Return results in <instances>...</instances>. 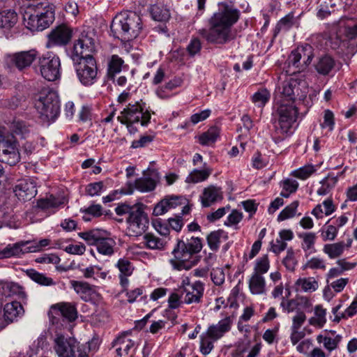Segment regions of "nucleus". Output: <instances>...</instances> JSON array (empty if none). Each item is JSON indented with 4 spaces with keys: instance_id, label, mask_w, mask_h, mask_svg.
Instances as JSON below:
<instances>
[{
    "instance_id": "2f4dec72",
    "label": "nucleus",
    "mask_w": 357,
    "mask_h": 357,
    "mask_svg": "<svg viewBox=\"0 0 357 357\" xmlns=\"http://www.w3.org/2000/svg\"><path fill=\"white\" fill-rule=\"evenodd\" d=\"M249 288L253 294H262L266 291V282L264 278L258 274L252 273L249 280Z\"/></svg>"
},
{
    "instance_id": "4c0bfd02",
    "label": "nucleus",
    "mask_w": 357,
    "mask_h": 357,
    "mask_svg": "<svg viewBox=\"0 0 357 357\" xmlns=\"http://www.w3.org/2000/svg\"><path fill=\"white\" fill-rule=\"evenodd\" d=\"M344 248L345 243L344 242H338L326 244L324 246L323 251L329 258L335 259L339 257L344 252Z\"/></svg>"
},
{
    "instance_id": "6e6d98bb",
    "label": "nucleus",
    "mask_w": 357,
    "mask_h": 357,
    "mask_svg": "<svg viewBox=\"0 0 357 357\" xmlns=\"http://www.w3.org/2000/svg\"><path fill=\"white\" fill-rule=\"evenodd\" d=\"M213 282L218 286L222 285L225 280V274L222 268H213L211 272Z\"/></svg>"
},
{
    "instance_id": "f8f14e48",
    "label": "nucleus",
    "mask_w": 357,
    "mask_h": 357,
    "mask_svg": "<svg viewBox=\"0 0 357 357\" xmlns=\"http://www.w3.org/2000/svg\"><path fill=\"white\" fill-rule=\"evenodd\" d=\"M54 20V8L53 5H47L43 11L30 15L25 20L26 27L31 31H43L47 28Z\"/></svg>"
},
{
    "instance_id": "f3484780",
    "label": "nucleus",
    "mask_w": 357,
    "mask_h": 357,
    "mask_svg": "<svg viewBox=\"0 0 357 357\" xmlns=\"http://www.w3.org/2000/svg\"><path fill=\"white\" fill-rule=\"evenodd\" d=\"M186 199L182 196H167L160 200L154 207L153 214L159 216L169 210L185 204Z\"/></svg>"
},
{
    "instance_id": "cd10ccee",
    "label": "nucleus",
    "mask_w": 357,
    "mask_h": 357,
    "mask_svg": "<svg viewBox=\"0 0 357 357\" xmlns=\"http://www.w3.org/2000/svg\"><path fill=\"white\" fill-rule=\"evenodd\" d=\"M295 286L297 291L312 293L319 288V283L314 277L300 278L296 281Z\"/></svg>"
},
{
    "instance_id": "0e129e2a",
    "label": "nucleus",
    "mask_w": 357,
    "mask_h": 357,
    "mask_svg": "<svg viewBox=\"0 0 357 357\" xmlns=\"http://www.w3.org/2000/svg\"><path fill=\"white\" fill-rule=\"evenodd\" d=\"M306 320L304 312L297 311L292 319L291 330H299Z\"/></svg>"
},
{
    "instance_id": "e2e57ef3",
    "label": "nucleus",
    "mask_w": 357,
    "mask_h": 357,
    "mask_svg": "<svg viewBox=\"0 0 357 357\" xmlns=\"http://www.w3.org/2000/svg\"><path fill=\"white\" fill-rule=\"evenodd\" d=\"M342 340V336L337 335L334 338L328 337L324 340V346L329 351L335 349Z\"/></svg>"
},
{
    "instance_id": "a211bd4d",
    "label": "nucleus",
    "mask_w": 357,
    "mask_h": 357,
    "mask_svg": "<svg viewBox=\"0 0 357 357\" xmlns=\"http://www.w3.org/2000/svg\"><path fill=\"white\" fill-rule=\"evenodd\" d=\"M14 192L19 200H31L37 194L36 184L31 179L21 181L14 188Z\"/></svg>"
},
{
    "instance_id": "20e7f679",
    "label": "nucleus",
    "mask_w": 357,
    "mask_h": 357,
    "mask_svg": "<svg viewBox=\"0 0 357 357\" xmlns=\"http://www.w3.org/2000/svg\"><path fill=\"white\" fill-rule=\"evenodd\" d=\"M278 121L275 126V133L279 136L276 142H281L293 132L292 127L296 121L298 110L292 102L282 100L277 109Z\"/></svg>"
},
{
    "instance_id": "4d7b16f0",
    "label": "nucleus",
    "mask_w": 357,
    "mask_h": 357,
    "mask_svg": "<svg viewBox=\"0 0 357 357\" xmlns=\"http://www.w3.org/2000/svg\"><path fill=\"white\" fill-rule=\"evenodd\" d=\"M303 268L325 269V261L323 259L319 257H312L306 262V264L303 266Z\"/></svg>"
},
{
    "instance_id": "c9c22d12",
    "label": "nucleus",
    "mask_w": 357,
    "mask_h": 357,
    "mask_svg": "<svg viewBox=\"0 0 357 357\" xmlns=\"http://www.w3.org/2000/svg\"><path fill=\"white\" fill-rule=\"evenodd\" d=\"M150 12L152 18L155 21L166 22L170 18L169 10L163 5L152 6Z\"/></svg>"
},
{
    "instance_id": "9b49d317",
    "label": "nucleus",
    "mask_w": 357,
    "mask_h": 357,
    "mask_svg": "<svg viewBox=\"0 0 357 357\" xmlns=\"http://www.w3.org/2000/svg\"><path fill=\"white\" fill-rule=\"evenodd\" d=\"M127 231L129 236H138L144 234L149 227V220L147 214L139 206L134 208L126 219Z\"/></svg>"
},
{
    "instance_id": "a878e982",
    "label": "nucleus",
    "mask_w": 357,
    "mask_h": 357,
    "mask_svg": "<svg viewBox=\"0 0 357 357\" xmlns=\"http://www.w3.org/2000/svg\"><path fill=\"white\" fill-rule=\"evenodd\" d=\"M17 22V15L13 10L0 12V29L6 31L13 28Z\"/></svg>"
},
{
    "instance_id": "0eeeda50",
    "label": "nucleus",
    "mask_w": 357,
    "mask_h": 357,
    "mask_svg": "<svg viewBox=\"0 0 357 357\" xmlns=\"http://www.w3.org/2000/svg\"><path fill=\"white\" fill-rule=\"evenodd\" d=\"M146 103L140 100L130 102L117 116L120 123H140L141 126H146L151 120V114L145 109Z\"/></svg>"
},
{
    "instance_id": "338daca9",
    "label": "nucleus",
    "mask_w": 357,
    "mask_h": 357,
    "mask_svg": "<svg viewBox=\"0 0 357 357\" xmlns=\"http://www.w3.org/2000/svg\"><path fill=\"white\" fill-rule=\"evenodd\" d=\"M296 301L297 305L300 306L305 312H311L312 311V303L308 297L304 296H298Z\"/></svg>"
},
{
    "instance_id": "6e6552de",
    "label": "nucleus",
    "mask_w": 357,
    "mask_h": 357,
    "mask_svg": "<svg viewBox=\"0 0 357 357\" xmlns=\"http://www.w3.org/2000/svg\"><path fill=\"white\" fill-rule=\"evenodd\" d=\"M307 93V84L301 79L289 77L282 83L281 93L286 102L294 103L296 100H302L305 98Z\"/></svg>"
},
{
    "instance_id": "58836bf2",
    "label": "nucleus",
    "mask_w": 357,
    "mask_h": 357,
    "mask_svg": "<svg viewBox=\"0 0 357 357\" xmlns=\"http://www.w3.org/2000/svg\"><path fill=\"white\" fill-rule=\"evenodd\" d=\"M156 181L151 177H141L135 180V188L142 192H151L155 188Z\"/></svg>"
},
{
    "instance_id": "37998d69",
    "label": "nucleus",
    "mask_w": 357,
    "mask_h": 357,
    "mask_svg": "<svg viewBox=\"0 0 357 357\" xmlns=\"http://www.w3.org/2000/svg\"><path fill=\"white\" fill-rule=\"evenodd\" d=\"M26 273L32 280L39 284L50 286L54 284L53 280L51 278H48L45 275L38 273L33 269L28 270Z\"/></svg>"
},
{
    "instance_id": "680f3d73",
    "label": "nucleus",
    "mask_w": 357,
    "mask_h": 357,
    "mask_svg": "<svg viewBox=\"0 0 357 357\" xmlns=\"http://www.w3.org/2000/svg\"><path fill=\"white\" fill-rule=\"evenodd\" d=\"M287 243L282 241L280 237H278L275 240H273L271 242L270 250L276 255H278L281 252L284 251L287 248Z\"/></svg>"
},
{
    "instance_id": "864d4df0",
    "label": "nucleus",
    "mask_w": 357,
    "mask_h": 357,
    "mask_svg": "<svg viewBox=\"0 0 357 357\" xmlns=\"http://www.w3.org/2000/svg\"><path fill=\"white\" fill-rule=\"evenodd\" d=\"M303 238L302 248L304 251H314V243L316 240V235L314 233H305L301 236Z\"/></svg>"
},
{
    "instance_id": "393cba45",
    "label": "nucleus",
    "mask_w": 357,
    "mask_h": 357,
    "mask_svg": "<svg viewBox=\"0 0 357 357\" xmlns=\"http://www.w3.org/2000/svg\"><path fill=\"white\" fill-rule=\"evenodd\" d=\"M335 66V61L329 55H324L319 57L316 63L314 68L317 73L321 75H328L333 70Z\"/></svg>"
},
{
    "instance_id": "f704fd0d",
    "label": "nucleus",
    "mask_w": 357,
    "mask_h": 357,
    "mask_svg": "<svg viewBox=\"0 0 357 357\" xmlns=\"http://www.w3.org/2000/svg\"><path fill=\"white\" fill-rule=\"evenodd\" d=\"M144 241L146 246L151 250H162L167 243L165 239L151 233L146 234L144 236Z\"/></svg>"
},
{
    "instance_id": "09e8293b",
    "label": "nucleus",
    "mask_w": 357,
    "mask_h": 357,
    "mask_svg": "<svg viewBox=\"0 0 357 357\" xmlns=\"http://www.w3.org/2000/svg\"><path fill=\"white\" fill-rule=\"evenodd\" d=\"M314 314L316 317H312L310 319V324L312 325L317 324L320 327H322L326 322V310L324 309L321 305H316L314 307Z\"/></svg>"
},
{
    "instance_id": "c03bdc74",
    "label": "nucleus",
    "mask_w": 357,
    "mask_h": 357,
    "mask_svg": "<svg viewBox=\"0 0 357 357\" xmlns=\"http://www.w3.org/2000/svg\"><path fill=\"white\" fill-rule=\"evenodd\" d=\"M298 205L299 202L296 200L287 206L278 215V221L281 222L294 218L296 215Z\"/></svg>"
},
{
    "instance_id": "4be33fe9",
    "label": "nucleus",
    "mask_w": 357,
    "mask_h": 357,
    "mask_svg": "<svg viewBox=\"0 0 357 357\" xmlns=\"http://www.w3.org/2000/svg\"><path fill=\"white\" fill-rule=\"evenodd\" d=\"M223 199V193L220 188L210 185L204 189L201 196L202 204L204 207L210 206L215 202L221 201Z\"/></svg>"
},
{
    "instance_id": "39448f33",
    "label": "nucleus",
    "mask_w": 357,
    "mask_h": 357,
    "mask_svg": "<svg viewBox=\"0 0 357 357\" xmlns=\"http://www.w3.org/2000/svg\"><path fill=\"white\" fill-rule=\"evenodd\" d=\"M35 107L44 120L54 121L60 111L57 93L51 90L41 92L35 103Z\"/></svg>"
},
{
    "instance_id": "052dcab7",
    "label": "nucleus",
    "mask_w": 357,
    "mask_h": 357,
    "mask_svg": "<svg viewBox=\"0 0 357 357\" xmlns=\"http://www.w3.org/2000/svg\"><path fill=\"white\" fill-rule=\"evenodd\" d=\"M70 284L77 294H86L91 290V285L86 282L72 280Z\"/></svg>"
},
{
    "instance_id": "dca6fc26",
    "label": "nucleus",
    "mask_w": 357,
    "mask_h": 357,
    "mask_svg": "<svg viewBox=\"0 0 357 357\" xmlns=\"http://www.w3.org/2000/svg\"><path fill=\"white\" fill-rule=\"evenodd\" d=\"M71 37L70 29L64 24L59 25L53 29L47 35L48 40L46 46L51 48L54 46L66 45L69 43Z\"/></svg>"
},
{
    "instance_id": "412c9836",
    "label": "nucleus",
    "mask_w": 357,
    "mask_h": 357,
    "mask_svg": "<svg viewBox=\"0 0 357 357\" xmlns=\"http://www.w3.org/2000/svg\"><path fill=\"white\" fill-rule=\"evenodd\" d=\"M37 54L35 50L20 52L10 56V62L16 68L22 70L29 66L36 60Z\"/></svg>"
},
{
    "instance_id": "9d476101",
    "label": "nucleus",
    "mask_w": 357,
    "mask_h": 357,
    "mask_svg": "<svg viewBox=\"0 0 357 357\" xmlns=\"http://www.w3.org/2000/svg\"><path fill=\"white\" fill-rule=\"evenodd\" d=\"M20 160V154L14 135L5 137L0 135V161L13 166Z\"/></svg>"
},
{
    "instance_id": "79ce46f5",
    "label": "nucleus",
    "mask_w": 357,
    "mask_h": 357,
    "mask_svg": "<svg viewBox=\"0 0 357 357\" xmlns=\"http://www.w3.org/2000/svg\"><path fill=\"white\" fill-rule=\"evenodd\" d=\"M123 60L118 55H112L108 62L107 76L109 79H114V75L121 70Z\"/></svg>"
},
{
    "instance_id": "1a4fd4ad",
    "label": "nucleus",
    "mask_w": 357,
    "mask_h": 357,
    "mask_svg": "<svg viewBox=\"0 0 357 357\" xmlns=\"http://www.w3.org/2000/svg\"><path fill=\"white\" fill-rule=\"evenodd\" d=\"M75 70L79 81L85 86H91L97 80L98 67L91 55L81 58L75 66Z\"/></svg>"
},
{
    "instance_id": "69168bd1",
    "label": "nucleus",
    "mask_w": 357,
    "mask_h": 357,
    "mask_svg": "<svg viewBox=\"0 0 357 357\" xmlns=\"http://www.w3.org/2000/svg\"><path fill=\"white\" fill-rule=\"evenodd\" d=\"M102 188L103 183L102 181L92 183L86 186V192L89 195L93 197L99 195Z\"/></svg>"
},
{
    "instance_id": "5701e85b",
    "label": "nucleus",
    "mask_w": 357,
    "mask_h": 357,
    "mask_svg": "<svg viewBox=\"0 0 357 357\" xmlns=\"http://www.w3.org/2000/svg\"><path fill=\"white\" fill-rule=\"evenodd\" d=\"M30 243V241H22L14 244H8L3 250H0V259L12 257H20L22 255H24V247Z\"/></svg>"
},
{
    "instance_id": "5fc2aeb1",
    "label": "nucleus",
    "mask_w": 357,
    "mask_h": 357,
    "mask_svg": "<svg viewBox=\"0 0 357 357\" xmlns=\"http://www.w3.org/2000/svg\"><path fill=\"white\" fill-rule=\"evenodd\" d=\"M269 269V260L267 255L262 256L257 260L253 273L262 275Z\"/></svg>"
},
{
    "instance_id": "f257e3e1",
    "label": "nucleus",
    "mask_w": 357,
    "mask_h": 357,
    "mask_svg": "<svg viewBox=\"0 0 357 357\" xmlns=\"http://www.w3.org/2000/svg\"><path fill=\"white\" fill-rule=\"evenodd\" d=\"M218 6V10L208 20V29H201L198 33L208 43L225 45L235 38L232 26L239 18V11L225 3Z\"/></svg>"
},
{
    "instance_id": "8fccbe9b",
    "label": "nucleus",
    "mask_w": 357,
    "mask_h": 357,
    "mask_svg": "<svg viewBox=\"0 0 357 357\" xmlns=\"http://www.w3.org/2000/svg\"><path fill=\"white\" fill-rule=\"evenodd\" d=\"M13 135H15L21 138H25L29 133V128L23 121H13L11 126Z\"/></svg>"
},
{
    "instance_id": "7ed1b4c3",
    "label": "nucleus",
    "mask_w": 357,
    "mask_h": 357,
    "mask_svg": "<svg viewBox=\"0 0 357 357\" xmlns=\"http://www.w3.org/2000/svg\"><path fill=\"white\" fill-rule=\"evenodd\" d=\"M202 249V240L198 237H191L190 239L187 238L186 241L178 240L172 250L174 259H170L169 262L175 270H188L191 268V265L187 261L193 255L199 252Z\"/></svg>"
},
{
    "instance_id": "423d86ee",
    "label": "nucleus",
    "mask_w": 357,
    "mask_h": 357,
    "mask_svg": "<svg viewBox=\"0 0 357 357\" xmlns=\"http://www.w3.org/2000/svg\"><path fill=\"white\" fill-rule=\"evenodd\" d=\"M53 349L58 357H88L84 345L60 333L54 338Z\"/></svg>"
},
{
    "instance_id": "6ab92c4d",
    "label": "nucleus",
    "mask_w": 357,
    "mask_h": 357,
    "mask_svg": "<svg viewBox=\"0 0 357 357\" xmlns=\"http://www.w3.org/2000/svg\"><path fill=\"white\" fill-rule=\"evenodd\" d=\"M232 319L229 317H227L221 319L217 324L211 325L204 333L216 341L230 331Z\"/></svg>"
},
{
    "instance_id": "f03ea898",
    "label": "nucleus",
    "mask_w": 357,
    "mask_h": 357,
    "mask_svg": "<svg viewBox=\"0 0 357 357\" xmlns=\"http://www.w3.org/2000/svg\"><path fill=\"white\" fill-rule=\"evenodd\" d=\"M110 29L115 38L128 41L139 35L142 30V22L136 13L123 12L114 18Z\"/></svg>"
},
{
    "instance_id": "ddd939ff",
    "label": "nucleus",
    "mask_w": 357,
    "mask_h": 357,
    "mask_svg": "<svg viewBox=\"0 0 357 357\" xmlns=\"http://www.w3.org/2000/svg\"><path fill=\"white\" fill-rule=\"evenodd\" d=\"M314 57L310 45L298 47L291 52L288 58L289 66L294 67L297 71H303L311 63Z\"/></svg>"
},
{
    "instance_id": "49530a36",
    "label": "nucleus",
    "mask_w": 357,
    "mask_h": 357,
    "mask_svg": "<svg viewBox=\"0 0 357 357\" xmlns=\"http://www.w3.org/2000/svg\"><path fill=\"white\" fill-rule=\"evenodd\" d=\"M337 183V178L334 176H328L324 178L321 182V187L317 190L319 195H326L331 190L334 188Z\"/></svg>"
},
{
    "instance_id": "473e14b6",
    "label": "nucleus",
    "mask_w": 357,
    "mask_h": 357,
    "mask_svg": "<svg viewBox=\"0 0 357 357\" xmlns=\"http://www.w3.org/2000/svg\"><path fill=\"white\" fill-rule=\"evenodd\" d=\"M95 245L99 253L110 256L114 253L116 242L112 238L100 237Z\"/></svg>"
},
{
    "instance_id": "e433bc0d",
    "label": "nucleus",
    "mask_w": 357,
    "mask_h": 357,
    "mask_svg": "<svg viewBox=\"0 0 357 357\" xmlns=\"http://www.w3.org/2000/svg\"><path fill=\"white\" fill-rule=\"evenodd\" d=\"M220 134L218 127H211L199 137V142L203 146H209L215 143Z\"/></svg>"
},
{
    "instance_id": "ea45409f",
    "label": "nucleus",
    "mask_w": 357,
    "mask_h": 357,
    "mask_svg": "<svg viewBox=\"0 0 357 357\" xmlns=\"http://www.w3.org/2000/svg\"><path fill=\"white\" fill-rule=\"evenodd\" d=\"M211 173L212 169L205 166L204 169L202 170L195 169L188 176L185 181L193 183L202 182L206 180Z\"/></svg>"
},
{
    "instance_id": "72a5a7b5",
    "label": "nucleus",
    "mask_w": 357,
    "mask_h": 357,
    "mask_svg": "<svg viewBox=\"0 0 357 357\" xmlns=\"http://www.w3.org/2000/svg\"><path fill=\"white\" fill-rule=\"evenodd\" d=\"M3 293L7 296H17L19 298H26V294L23 288L17 283L1 282Z\"/></svg>"
},
{
    "instance_id": "bb28decb",
    "label": "nucleus",
    "mask_w": 357,
    "mask_h": 357,
    "mask_svg": "<svg viewBox=\"0 0 357 357\" xmlns=\"http://www.w3.org/2000/svg\"><path fill=\"white\" fill-rule=\"evenodd\" d=\"M3 310L4 319L8 323L14 321L19 316L24 313L22 305L16 301L6 304Z\"/></svg>"
},
{
    "instance_id": "774afa93",
    "label": "nucleus",
    "mask_w": 357,
    "mask_h": 357,
    "mask_svg": "<svg viewBox=\"0 0 357 357\" xmlns=\"http://www.w3.org/2000/svg\"><path fill=\"white\" fill-rule=\"evenodd\" d=\"M182 296V294H179L177 292L172 293L168 298L169 307L172 309L179 307L184 303L181 301Z\"/></svg>"
},
{
    "instance_id": "aec40b11",
    "label": "nucleus",
    "mask_w": 357,
    "mask_h": 357,
    "mask_svg": "<svg viewBox=\"0 0 357 357\" xmlns=\"http://www.w3.org/2000/svg\"><path fill=\"white\" fill-rule=\"evenodd\" d=\"M204 284L201 281H195L192 286H188L187 289L181 292L185 294L183 302L185 304L199 303L204 294Z\"/></svg>"
},
{
    "instance_id": "a18cd8bd",
    "label": "nucleus",
    "mask_w": 357,
    "mask_h": 357,
    "mask_svg": "<svg viewBox=\"0 0 357 357\" xmlns=\"http://www.w3.org/2000/svg\"><path fill=\"white\" fill-rule=\"evenodd\" d=\"M281 186L282 187V190L280 192V195L288 198L291 193L297 190L298 183L295 180L287 178L281 183Z\"/></svg>"
},
{
    "instance_id": "c756f323",
    "label": "nucleus",
    "mask_w": 357,
    "mask_h": 357,
    "mask_svg": "<svg viewBox=\"0 0 357 357\" xmlns=\"http://www.w3.org/2000/svg\"><path fill=\"white\" fill-rule=\"evenodd\" d=\"M58 310L61 316L66 318L68 321H73L77 317V311L75 304L70 303H60L52 307Z\"/></svg>"
},
{
    "instance_id": "4468645a",
    "label": "nucleus",
    "mask_w": 357,
    "mask_h": 357,
    "mask_svg": "<svg viewBox=\"0 0 357 357\" xmlns=\"http://www.w3.org/2000/svg\"><path fill=\"white\" fill-rule=\"evenodd\" d=\"M61 62L58 56L49 55L40 59L41 75L48 81H55L61 76Z\"/></svg>"
},
{
    "instance_id": "3c124183",
    "label": "nucleus",
    "mask_w": 357,
    "mask_h": 357,
    "mask_svg": "<svg viewBox=\"0 0 357 357\" xmlns=\"http://www.w3.org/2000/svg\"><path fill=\"white\" fill-rule=\"evenodd\" d=\"M315 168L312 165H305L291 172V175L298 178L305 180L310 177L314 172Z\"/></svg>"
},
{
    "instance_id": "bf43d9fd",
    "label": "nucleus",
    "mask_w": 357,
    "mask_h": 357,
    "mask_svg": "<svg viewBox=\"0 0 357 357\" xmlns=\"http://www.w3.org/2000/svg\"><path fill=\"white\" fill-rule=\"evenodd\" d=\"M79 236L86 241L91 245H96L100 236L98 232L94 230H90L85 232H80L78 234Z\"/></svg>"
},
{
    "instance_id": "a19ab883",
    "label": "nucleus",
    "mask_w": 357,
    "mask_h": 357,
    "mask_svg": "<svg viewBox=\"0 0 357 357\" xmlns=\"http://www.w3.org/2000/svg\"><path fill=\"white\" fill-rule=\"evenodd\" d=\"M63 204L64 201L63 198H56L51 195L45 198L38 199L37 202V206L41 209L46 210L57 208Z\"/></svg>"
},
{
    "instance_id": "13d9d810",
    "label": "nucleus",
    "mask_w": 357,
    "mask_h": 357,
    "mask_svg": "<svg viewBox=\"0 0 357 357\" xmlns=\"http://www.w3.org/2000/svg\"><path fill=\"white\" fill-rule=\"evenodd\" d=\"M282 263L289 271H293L295 269L296 262L294 258V252L292 248L287 250V255L284 258Z\"/></svg>"
},
{
    "instance_id": "c85d7f7f",
    "label": "nucleus",
    "mask_w": 357,
    "mask_h": 357,
    "mask_svg": "<svg viewBox=\"0 0 357 357\" xmlns=\"http://www.w3.org/2000/svg\"><path fill=\"white\" fill-rule=\"evenodd\" d=\"M135 345V342L130 340L127 335L119 336L114 342V346L116 347V351L118 357H122L128 355L130 349Z\"/></svg>"
},
{
    "instance_id": "7c9ffc66",
    "label": "nucleus",
    "mask_w": 357,
    "mask_h": 357,
    "mask_svg": "<svg viewBox=\"0 0 357 357\" xmlns=\"http://www.w3.org/2000/svg\"><path fill=\"white\" fill-rule=\"evenodd\" d=\"M227 238V234L225 231L218 229L211 231L207 236V243L211 250L217 251L220 247V244L222 241H225Z\"/></svg>"
},
{
    "instance_id": "2eb2a0df",
    "label": "nucleus",
    "mask_w": 357,
    "mask_h": 357,
    "mask_svg": "<svg viewBox=\"0 0 357 357\" xmlns=\"http://www.w3.org/2000/svg\"><path fill=\"white\" fill-rule=\"evenodd\" d=\"M95 50L94 39L88 32L82 31L73 46V60H80L87 54L91 55Z\"/></svg>"
},
{
    "instance_id": "de8ad7c7",
    "label": "nucleus",
    "mask_w": 357,
    "mask_h": 357,
    "mask_svg": "<svg viewBox=\"0 0 357 357\" xmlns=\"http://www.w3.org/2000/svg\"><path fill=\"white\" fill-rule=\"evenodd\" d=\"M269 92L266 89H261L253 94L252 101L256 106L262 107L269 100Z\"/></svg>"
},
{
    "instance_id": "603ef678",
    "label": "nucleus",
    "mask_w": 357,
    "mask_h": 357,
    "mask_svg": "<svg viewBox=\"0 0 357 357\" xmlns=\"http://www.w3.org/2000/svg\"><path fill=\"white\" fill-rule=\"evenodd\" d=\"M212 340L206 333H202L200 336V351L203 355H208L213 349V342Z\"/></svg>"
},
{
    "instance_id": "b1692460",
    "label": "nucleus",
    "mask_w": 357,
    "mask_h": 357,
    "mask_svg": "<svg viewBox=\"0 0 357 357\" xmlns=\"http://www.w3.org/2000/svg\"><path fill=\"white\" fill-rule=\"evenodd\" d=\"M120 271L119 279L120 284L123 287H127L129 280L128 277L130 276L133 272V267L130 261L126 258L120 259L116 265Z\"/></svg>"
}]
</instances>
